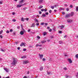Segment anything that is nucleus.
Here are the masks:
<instances>
[{
  "instance_id": "nucleus-1",
  "label": "nucleus",
  "mask_w": 78,
  "mask_h": 78,
  "mask_svg": "<svg viewBox=\"0 0 78 78\" xmlns=\"http://www.w3.org/2000/svg\"><path fill=\"white\" fill-rule=\"evenodd\" d=\"M13 62L11 63V64H13L15 66L17 62V59H16L14 58H13Z\"/></svg>"
},
{
  "instance_id": "nucleus-2",
  "label": "nucleus",
  "mask_w": 78,
  "mask_h": 78,
  "mask_svg": "<svg viewBox=\"0 0 78 78\" xmlns=\"http://www.w3.org/2000/svg\"><path fill=\"white\" fill-rule=\"evenodd\" d=\"M26 4L25 3H24L23 4H21V5H19L18 4L17 5L16 8H20V7H22V6H23L24 5H25Z\"/></svg>"
},
{
  "instance_id": "nucleus-3",
  "label": "nucleus",
  "mask_w": 78,
  "mask_h": 78,
  "mask_svg": "<svg viewBox=\"0 0 78 78\" xmlns=\"http://www.w3.org/2000/svg\"><path fill=\"white\" fill-rule=\"evenodd\" d=\"M74 14L75 13L73 12H71V13H70V17H73V16H74Z\"/></svg>"
},
{
  "instance_id": "nucleus-4",
  "label": "nucleus",
  "mask_w": 78,
  "mask_h": 78,
  "mask_svg": "<svg viewBox=\"0 0 78 78\" xmlns=\"http://www.w3.org/2000/svg\"><path fill=\"white\" fill-rule=\"evenodd\" d=\"M39 55L40 59H42V58H43V56H44V55L43 54H39Z\"/></svg>"
},
{
  "instance_id": "nucleus-5",
  "label": "nucleus",
  "mask_w": 78,
  "mask_h": 78,
  "mask_svg": "<svg viewBox=\"0 0 78 78\" xmlns=\"http://www.w3.org/2000/svg\"><path fill=\"white\" fill-rule=\"evenodd\" d=\"M70 17V13H69V14H67L65 17V18H68V17Z\"/></svg>"
},
{
  "instance_id": "nucleus-6",
  "label": "nucleus",
  "mask_w": 78,
  "mask_h": 78,
  "mask_svg": "<svg viewBox=\"0 0 78 78\" xmlns=\"http://www.w3.org/2000/svg\"><path fill=\"white\" fill-rule=\"evenodd\" d=\"M4 70H5L6 72H9V70H8V69L6 68H4Z\"/></svg>"
},
{
  "instance_id": "nucleus-7",
  "label": "nucleus",
  "mask_w": 78,
  "mask_h": 78,
  "mask_svg": "<svg viewBox=\"0 0 78 78\" xmlns=\"http://www.w3.org/2000/svg\"><path fill=\"white\" fill-rule=\"evenodd\" d=\"M68 61H69V63H72V61L71 60L70 58L68 59Z\"/></svg>"
},
{
  "instance_id": "nucleus-8",
  "label": "nucleus",
  "mask_w": 78,
  "mask_h": 78,
  "mask_svg": "<svg viewBox=\"0 0 78 78\" xmlns=\"http://www.w3.org/2000/svg\"><path fill=\"white\" fill-rule=\"evenodd\" d=\"M23 45L24 46H25V44H24V43L22 42L21 44H20V47H22Z\"/></svg>"
},
{
  "instance_id": "nucleus-9",
  "label": "nucleus",
  "mask_w": 78,
  "mask_h": 78,
  "mask_svg": "<svg viewBox=\"0 0 78 78\" xmlns=\"http://www.w3.org/2000/svg\"><path fill=\"white\" fill-rule=\"evenodd\" d=\"M35 25H34V23L32 24V25L30 26V27H35Z\"/></svg>"
},
{
  "instance_id": "nucleus-10",
  "label": "nucleus",
  "mask_w": 78,
  "mask_h": 78,
  "mask_svg": "<svg viewBox=\"0 0 78 78\" xmlns=\"http://www.w3.org/2000/svg\"><path fill=\"white\" fill-rule=\"evenodd\" d=\"M28 61H26L23 62V64H28Z\"/></svg>"
},
{
  "instance_id": "nucleus-11",
  "label": "nucleus",
  "mask_w": 78,
  "mask_h": 78,
  "mask_svg": "<svg viewBox=\"0 0 78 78\" xmlns=\"http://www.w3.org/2000/svg\"><path fill=\"white\" fill-rule=\"evenodd\" d=\"M36 47H42V44L39 45L37 44L36 45Z\"/></svg>"
},
{
  "instance_id": "nucleus-12",
  "label": "nucleus",
  "mask_w": 78,
  "mask_h": 78,
  "mask_svg": "<svg viewBox=\"0 0 78 78\" xmlns=\"http://www.w3.org/2000/svg\"><path fill=\"white\" fill-rule=\"evenodd\" d=\"M60 30H62V28L64 27V25H62L60 26Z\"/></svg>"
},
{
  "instance_id": "nucleus-13",
  "label": "nucleus",
  "mask_w": 78,
  "mask_h": 78,
  "mask_svg": "<svg viewBox=\"0 0 78 78\" xmlns=\"http://www.w3.org/2000/svg\"><path fill=\"white\" fill-rule=\"evenodd\" d=\"M59 44H63V42H62V41H59Z\"/></svg>"
},
{
  "instance_id": "nucleus-14",
  "label": "nucleus",
  "mask_w": 78,
  "mask_h": 78,
  "mask_svg": "<svg viewBox=\"0 0 78 78\" xmlns=\"http://www.w3.org/2000/svg\"><path fill=\"white\" fill-rule=\"evenodd\" d=\"M20 34L21 35H23L24 34V32L21 31L20 32Z\"/></svg>"
},
{
  "instance_id": "nucleus-15",
  "label": "nucleus",
  "mask_w": 78,
  "mask_h": 78,
  "mask_svg": "<svg viewBox=\"0 0 78 78\" xmlns=\"http://www.w3.org/2000/svg\"><path fill=\"white\" fill-rule=\"evenodd\" d=\"M67 21L68 23H72V20H67Z\"/></svg>"
},
{
  "instance_id": "nucleus-16",
  "label": "nucleus",
  "mask_w": 78,
  "mask_h": 78,
  "mask_svg": "<svg viewBox=\"0 0 78 78\" xmlns=\"http://www.w3.org/2000/svg\"><path fill=\"white\" fill-rule=\"evenodd\" d=\"M41 42L42 44H44L45 42H46V41H44V40H43V41H41Z\"/></svg>"
},
{
  "instance_id": "nucleus-17",
  "label": "nucleus",
  "mask_w": 78,
  "mask_h": 78,
  "mask_svg": "<svg viewBox=\"0 0 78 78\" xmlns=\"http://www.w3.org/2000/svg\"><path fill=\"white\" fill-rule=\"evenodd\" d=\"M24 1V0H21L19 2V3L20 4V3H22V2H23Z\"/></svg>"
},
{
  "instance_id": "nucleus-18",
  "label": "nucleus",
  "mask_w": 78,
  "mask_h": 78,
  "mask_svg": "<svg viewBox=\"0 0 78 78\" xmlns=\"http://www.w3.org/2000/svg\"><path fill=\"white\" fill-rule=\"evenodd\" d=\"M42 16H41V17H45L46 16V15H45V14L44 13H43L42 15Z\"/></svg>"
},
{
  "instance_id": "nucleus-19",
  "label": "nucleus",
  "mask_w": 78,
  "mask_h": 78,
  "mask_svg": "<svg viewBox=\"0 0 78 78\" xmlns=\"http://www.w3.org/2000/svg\"><path fill=\"white\" fill-rule=\"evenodd\" d=\"M40 70L42 71V70H43V66L41 67L40 68Z\"/></svg>"
},
{
  "instance_id": "nucleus-20",
  "label": "nucleus",
  "mask_w": 78,
  "mask_h": 78,
  "mask_svg": "<svg viewBox=\"0 0 78 78\" xmlns=\"http://www.w3.org/2000/svg\"><path fill=\"white\" fill-rule=\"evenodd\" d=\"M26 56L25 55L23 56L22 57H21L22 59H23L24 58H26Z\"/></svg>"
},
{
  "instance_id": "nucleus-21",
  "label": "nucleus",
  "mask_w": 78,
  "mask_h": 78,
  "mask_svg": "<svg viewBox=\"0 0 78 78\" xmlns=\"http://www.w3.org/2000/svg\"><path fill=\"white\" fill-rule=\"evenodd\" d=\"M34 20H35V21H36V22H38V20H37V19L36 18H35Z\"/></svg>"
},
{
  "instance_id": "nucleus-22",
  "label": "nucleus",
  "mask_w": 78,
  "mask_h": 78,
  "mask_svg": "<svg viewBox=\"0 0 78 78\" xmlns=\"http://www.w3.org/2000/svg\"><path fill=\"white\" fill-rule=\"evenodd\" d=\"M1 51H3V52H5V50L3 49L2 48H1Z\"/></svg>"
},
{
  "instance_id": "nucleus-23",
  "label": "nucleus",
  "mask_w": 78,
  "mask_h": 78,
  "mask_svg": "<svg viewBox=\"0 0 78 78\" xmlns=\"http://www.w3.org/2000/svg\"><path fill=\"white\" fill-rule=\"evenodd\" d=\"M42 2H43V0H39L40 3H42Z\"/></svg>"
},
{
  "instance_id": "nucleus-24",
  "label": "nucleus",
  "mask_w": 78,
  "mask_h": 78,
  "mask_svg": "<svg viewBox=\"0 0 78 78\" xmlns=\"http://www.w3.org/2000/svg\"><path fill=\"white\" fill-rule=\"evenodd\" d=\"M43 8V6L42 5L40 6L39 8V9H41V8Z\"/></svg>"
},
{
  "instance_id": "nucleus-25",
  "label": "nucleus",
  "mask_w": 78,
  "mask_h": 78,
  "mask_svg": "<svg viewBox=\"0 0 78 78\" xmlns=\"http://www.w3.org/2000/svg\"><path fill=\"white\" fill-rule=\"evenodd\" d=\"M27 9V8L24 7V8H23V10H26V9Z\"/></svg>"
},
{
  "instance_id": "nucleus-26",
  "label": "nucleus",
  "mask_w": 78,
  "mask_h": 78,
  "mask_svg": "<svg viewBox=\"0 0 78 78\" xmlns=\"http://www.w3.org/2000/svg\"><path fill=\"white\" fill-rule=\"evenodd\" d=\"M58 32L60 34H62V31L60 30Z\"/></svg>"
},
{
  "instance_id": "nucleus-27",
  "label": "nucleus",
  "mask_w": 78,
  "mask_h": 78,
  "mask_svg": "<svg viewBox=\"0 0 78 78\" xmlns=\"http://www.w3.org/2000/svg\"><path fill=\"white\" fill-rule=\"evenodd\" d=\"M65 76H66V78H69V76L67 75H66Z\"/></svg>"
},
{
  "instance_id": "nucleus-28",
  "label": "nucleus",
  "mask_w": 78,
  "mask_h": 78,
  "mask_svg": "<svg viewBox=\"0 0 78 78\" xmlns=\"http://www.w3.org/2000/svg\"><path fill=\"white\" fill-rule=\"evenodd\" d=\"M75 57L76 58H78V54L76 55Z\"/></svg>"
},
{
  "instance_id": "nucleus-29",
  "label": "nucleus",
  "mask_w": 78,
  "mask_h": 78,
  "mask_svg": "<svg viewBox=\"0 0 78 78\" xmlns=\"http://www.w3.org/2000/svg\"><path fill=\"white\" fill-rule=\"evenodd\" d=\"M6 33L7 34H8L9 33V30H8L7 31H6Z\"/></svg>"
},
{
  "instance_id": "nucleus-30",
  "label": "nucleus",
  "mask_w": 78,
  "mask_h": 78,
  "mask_svg": "<svg viewBox=\"0 0 78 78\" xmlns=\"http://www.w3.org/2000/svg\"><path fill=\"white\" fill-rule=\"evenodd\" d=\"M45 34H47V33H46V32H44L43 33V35L44 36H45Z\"/></svg>"
},
{
  "instance_id": "nucleus-31",
  "label": "nucleus",
  "mask_w": 78,
  "mask_h": 78,
  "mask_svg": "<svg viewBox=\"0 0 78 78\" xmlns=\"http://www.w3.org/2000/svg\"><path fill=\"white\" fill-rule=\"evenodd\" d=\"M51 9H54V6H51Z\"/></svg>"
},
{
  "instance_id": "nucleus-32",
  "label": "nucleus",
  "mask_w": 78,
  "mask_h": 78,
  "mask_svg": "<svg viewBox=\"0 0 78 78\" xmlns=\"http://www.w3.org/2000/svg\"><path fill=\"white\" fill-rule=\"evenodd\" d=\"M3 30H2L0 31V34H1L2 33H3Z\"/></svg>"
},
{
  "instance_id": "nucleus-33",
  "label": "nucleus",
  "mask_w": 78,
  "mask_h": 78,
  "mask_svg": "<svg viewBox=\"0 0 78 78\" xmlns=\"http://www.w3.org/2000/svg\"><path fill=\"white\" fill-rule=\"evenodd\" d=\"M21 21H23V22L24 21V19H23V18H21Z\"/></svg>"
},
{
  "instance_id": "nucleus-34",
  "label": "nucleus",
  "mask_w": 78,
  "mask_h": 78,
  "mask_svg": "<svg viewBox=\"0 0 78 78\" xmlns=\"http://www.w3.org/2000/svg\"><path fill=\"white\" fill-rule=\"evenodd\" d=\"M78 11V7H77L76 9V11Z\"/></svg>"
},
{
  "instance_id": "nucleus-35",
  "label": "nucleus",
  "mask_w": 78,
  "mask_h": 78,
  "mask_svg": "<svg viewBox=\"0 0 78 78\" xmlns=\"http://www.w3.org/2000/svg\"><path fill=\"white\" fill-rule=\"evenodd\" d=\"M37 37L38 39H40L41 38V37H39V36H37Z\"/></svg>"
},
{
  "instance_id": "nucleus-36",
  "label": "nucleus",
  "mask_w": 78,
  "mask_h": 78,
  "mask_svg": "<svg viewBox=\"0 0 78 78\" xmlns=\"http://www.w3.org/2000/svg\"><path fill=\"white\" fill-rule=\"evenodd\" d=\"M23 51H27V49L25 48H24L23 49Z\"/></svg>"
},
{
  "instance_id": "nucleus-37",
  "label": "nucleus",
  "mask_w": 78,
  "mask_h": 78,
  "mask_svg": "<svg viewBox=\"0 0 78 78\" xmlns=\"http://www.w3.org/2000/svg\"><path fill=\"white\" fill-rule=\"evenodd\" d=\"M51 31H52V29H50L49 30V32H51Z\"/></svg>"
},
{
  "instance_id": "nucleus-38",
  "label": "nucleus",
  "mask_w": 78,
  "mask_h": 78,
  "mask_svg": "<svg viewBox=\"0 0 78 78\" xmlns=\"http://www.w3.org/2000/svg\"><path fill=\"white\" fill-rule=\"evenodd\" d=\"M45 14L46 15H48V12H46L45 13Z\"/></svg>"
},
{
  "instance_id": "nucleus-39",
  "label": "nucleus",
  "mask_w": 78,
  "mask_h": 78,
  "mask_svg": "<svg viewBox=\"0 0 78 78\" xmlns=\"http://www.w3.org/2000/svg\"><path fill=\"white\" fill-rule=\"evenodd\" d=\"M12 21H13V22H15L16 21V20L14 19L12 20Z\"/></svg>"
},
{
  "instance_id": "nucleus-40",
  "label": "nucleus",
  "mask_w": 78,
  "mask_h": 78,
  "mask_svg": "<svg viewBox=\"0 0 78 78\" xmlns=\"http://www.w3.org/2000/svg\"><path fill=\"white\" fill-rule=\"evenodd\" d=\"M22 30L23 31V32H25V30H24V29H23V28H22Z\"/></svg>"
},
{
  "instance_id": "nucleus-41",
  "label": "nucleus",
  "mask_w": 78,
  "mask_h": 78,
  "mask_svg": "<svg viewBox=\"0 0 78 78\" xmlns=\"http://www.w3.org/2000/svg\"><path fill=\"white\" fill-rule=\"evenodd\" d=\"M49 13H51V12H52V10H50L49 11Z\"/></svg>"
},
{
  "instance_id": "nucleus-42",
  "label": "nucleus",
  "mask_w": 78,
  "mask_h": 78,
  "mask_svg": "<svg viewBox=\"0 0 78 78\" xmlns=\"http://www.w3.org/2000/svg\"><path fill=\"white\" fill-rule=\"evenodd\" d=\"M15 44H16V45H17V44H19V42H15Z\"/></svg>"
},
{
  "instance_id": "nucleus-43",
  "label": "nucleus",
  "mask_w": 78,
  "mask_h": 78,
  "mask_svg": "<svg viewBox=\"0 0 78 78\" xmlns=\"http://www.w3.org/2000/svg\"><path fill=\"white\" fill-rule=\"evenodd\" d=\"M62 14L63 15H64V14H65V12H62Z\"/></svg>"
},
{
  "instance_id": "nucleus-44",
  "label": "nucleus",
  "mask_w": 78,
  "mask_h": 78,
  "mask_svg": "<svg viewBox=\"0 0 78 78\" xmlns=\"http://www.w3.org/2000/svg\"><path fill=\"white\" fill-rule=\"evenodd\" d=\"M68 5L67 4H66L64 5V6H65L66 7H67V6Z\"/></svg>"
},
{
  "instance_id": "nucleus-45",
  "label": "nucleus",
  "mask_w": 78,
  "mask_h": 78,
  "mask_svg": "<svg viewBox=\"0 0 78 78\" xmlns=\"http://www.w3.org/2000/svg\"><path fill=\"white\" fill-rule=\"evenodd\" d=\"M41 11H42V12L44 11V9H41Z\"/></svg>"
},
{
  "instance_id": "nucleus-46",
  "label": "nucleus",
  "mask_w": 78,
  "mask_h": 78,
  "mask_svg": "<svg viewBox=\"0 0 78 78\" xmlns=\"http://www.w3.org/2000/svg\"><path fill=\"white\" fill-rule=\"evenodd\" d=\"M64 70H67V68H66V67H64Z\"/></svg>"
},
{
  "instance_id": "nucleus-47",
  "label": "nucleus",
  "mask_w": 78,
  "mask_h": 78,
  "mask_svg": "<svg viewBox=\"0 0 78 78\" xmlns=\"http://www.w3.org/2000/svg\"><path fill=\"white\" fill-rule=\"evenodd\" d=\"M36 25L37 26H39V23H36Z\"/></svg>"
},
{
  "instance_id": "nucleus-48",
  "label": "nucleus",
  "mask_w": 78,
  "mask_h": 78,
  "mask_svg": "<svg viewBox=\"0 0 78 78\" xmlns=\"http://www.w3.org/2000/svg\"><path fill=\"white\" fill-rule=\"evenodd\" d=\"M43 61H45V58H43Z\"/></svg>"
},
{
  "instance_id": "nucleus-49",
  "label": "nucleus",
  "mask_w": 78,
  "mask_h": 78,
  "mask_svg": "<svg viewBox=\"0 0 78 78\" xmlns=\"http://www.w3.org/2000/svg\"><path fill=\"white\" fill-rule=\"evenodd\" d=\"M2 78H10V77H9V76H7L5 78V77H3Z\"/></svg>"
},
{
  "instance_id": "nucleus-50",
  "label": "nucleus",
  "mask_w": 78,
  "mask_h": 78,
  "mask_svg": "<svg viewBox=\"0 0 78 78\" xmlns=\"http://www.w3.org/2000/svg\"><path fill=\"white\" fill-rule=\"evenodd\" d=\"M0 37H1V39H2V38H3V36L2 35H1L0 36Z\"/></svg>"
},
{
  "instance_id": "nucleus-51",
  "label": "nucleus",
  "mask_w": 78,
  "mask_h": 78,
  "mask_svg": "<svg viewBox=\"0 0 78 78\" xmlns=\"http://www.w3.org/2000/svg\"><path fill=\"white\" fill-rule=\"evenodd\" d=\"M66 11H69V9L67 8L66 9Z\"/></svg>"
},
{
  "instance_id": "nucleus-52",
  "label": "nucleus",
  "mask_w": 78,
  "mask_h": 78,
  "mask_svg": "<svg viewBox=\"0 0 78 78\" xmlns=\"http://www.w3.org/2000/svg\"><path fill=\"white\" fill-rule=\"evenodd\" d=\"M70 8H72L73 7V5H70Z\"/></svg>"
},
{
  "instance_id": "nucleus-53",
  "label": "nucleus",
  "mask_w": 78,
  "mask_h": 78,
  "mask_svg": "<svg viewBox=\"0 0 78 78\" xmlns=\"http://www.w3.org/2000/svg\"><path fill=\"white\" fill-rule=\"evenodd\" d=\"M20 47H18L17 48V49L18 50H20Z\"/></svg>"
},
{
  "instance_id": "nucleus-54",
  "label": "nucleus",
  "mask_w": 78,
  "mask_h": 78,
  "mask_svg": "<svg viewBox=\"0 0 78 78\" xmlns=\"http://www.w3.org/2000/svg\"><path fill=\"white\" fill-rule=\"evenodd\" d=\"M3 4V2H2L1 1H0V5H2V4Z\"/></svg>"
},
{
  "instance_id": "nucleus-55",
  "label": "nucleus",
  "mask_w": 78,
  "mask_h": 78,
  "mask_svg": "<svg viewBox=\"0 0 78 78\" xmlns=\"http://www.w3.org/2000/svg\"><path fill=\"white\" fill-rule=\"evenodd\" d=\"M44 23H41V25H44Z\"/></svg>"
},
{
  "instance_id": "nucleus-56",
  "label": "nucleus",
  "mask_w": 78,
  "mask_h": 78,
  "mask_svg": "<svg viewBox=\"0 0 78 78\" xmlns=\"http://www.w3.org/2000/svg\"><path fill=\"white\" fill-rule=\"evenodd\" d=\"M44 11L45 12H47V10L46 9H44Z\"/></svg>"
},
{
  "instance_id": "nucleus-57",
  "label": "nucleus",
  "mask_w": 78,
  "mask_h": 78,
  "mask_svg": "<svg viewBox=\"0 0 78 78\" xmlns=\"http://www.w3.org/2000/svg\"><path fill=\"white\" fill-rule=\"evenodd\" d=\"M21 28H23V25L22 24H21Z\"/></svg>"
},
{
  "instance_id": "nucleus-58",
  "label": "nucleus",
  "mask_w": 78,
  "mask_h": 78,
  "mask_svg": "<svg viewBox=\"0 0 78 78\" xmlns=\"http://www.w3.org/2000/svg\"><path fill=\"white\" fill-rule=\"evenodd\" d=\"M39 14H42V12H41V11H40L39 12Z\"/></svg>"
},
{
  "instance_id": "nucleus-59",
  "label": "nucleus",
  "mask_w": 78,
  "mask_h": 78,
  "mask_svg": "<svg viewBox=\"0 0 78 78\" xmlns=\"http://www.w3.org/2000/svg\"><path fill=\"white\" fill-rule=\"evenodd\" d=\"M12 29H11L10 30V32H12Z\"/></svg>"
},
{
  "instance_id": "nucleus-60",
  "label": "nucleus",
  "mask_w": 78,
  "mask_h": 78,
  "mask_svg": "<svg viewBox=\"0 0 78 78\" xmlns=\"http://www.w3.org/2000/svg\"><path fill=\"white\" fill-rule=\"evenodd\" d=\"M30 31H31V30H30V29H29V30H28V32H30Z\"/></svg>"
},
{
  "instance_id": "nucleus-61",
  "label": "nucleus",
  "mask_w": 78,
  "mask_h": 78,
  "mask_svg": "<svg viewBox=\"0 0 78 78\" xmlns=\"http://www.w3.org/2000/svg\"><path fill=\"white\" fill-rule=\"evenodd\" d=\"M51 37L52 38V39H53V38H54V37L53 36H51Z\"/></svg>"
},
{
  "instance_id": "nucleus-62",
  "label": "nucleus",
  "mask_w": 78,
  "mask_h": 78,
  "mask_svg": "<svg viewBox=\"0 0 78 78\" xmlns=\"http://www.w3.org/2000/svg\"><path fill=\"white\" fill-rule=\"evenodd\" d=\"M17 29H19L20 28V27L17 26Z\"/></svg>"
},
{
  "instance_id": "nucleus-63",
  "label": "nucleus",
  "mask_w": 78,
  "mask_h": 78,
  "mask_svg": "<svg viewBox=\"0 0 78 78\" xmlns=\"http://www.w3.org/2000/svg\"><path fill=\"white\" fill-rule=\"evenodd\" d=\"M50 27H48L47 29H48V30H49L50 29Z\"/></svg>"
},
{
  "instance_id": "nucleus-64",
  "label": "nucleus",
  "mask_w": 78,
  "mask_h": 78,
  "mask_svg": "<svg viewBox=\"0 0 78 78\" xmlns=\"http://www.w3.org/2000/svg\"><path fill=\"white\" fill-rule=\"evenodd\" d=\"M23 78H27V77L26 76H24Z\"/></svg>"
}]
</instances>
